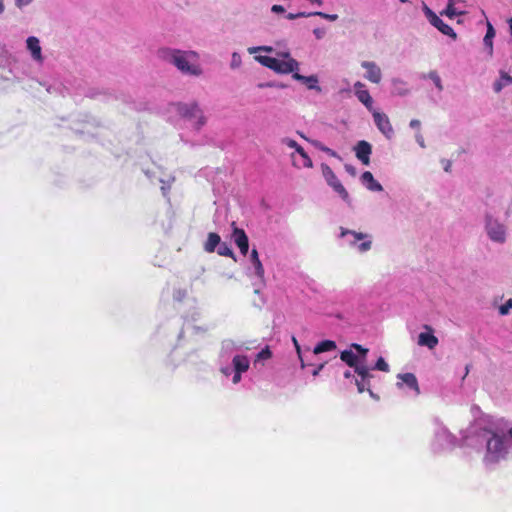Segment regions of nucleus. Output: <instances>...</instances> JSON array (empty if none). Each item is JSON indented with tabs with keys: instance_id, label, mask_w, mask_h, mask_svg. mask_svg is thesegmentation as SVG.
I'll use <instances>...</instances> for the list:
<instances>
[{
	"instance_id": "nucleus-13",
	"label": "nucleus",
	"mask_w": 512,
	"mask_h": 512,
	"mask_svg": "<svg viewBox=\"0 0 512 512\" xmlns=\"http://www.w3.org/2000/svg\"><path fill=\"white\" fill-rule=\"evenodd\" d=\"M422 11L429 21V23L437 28L442 34L451 37L452 39L457 38L456 32L451 26L444 23L443 20L435 14L424 2L422 3Z\"/></svg>"
},
{
	"instance_id": "nucleus-39",
	"label": "nucleus",
	"mask_w": 512,
	"mask_h": 512,
	"mask_svg": "<svg viewBox=\"0 0 512 512\" xmlns=\"http://www.w3.org/2000/svg\"><path fill=\"white\" fill-rule=\"evenodd\" d=\"M247 51L249 54H255L260 51L271 53V52H273V48L271 46H257V47H249Z\"/></svg>"
},
{
	"instance_id": "nucleus-51",
	"label": "nucleus",
	"mask_w": 512,
	"mask_h": 512,
	"mask_svg": "<svg viewBox=\"0 0 512 512\" xmlns=\"http://www.w3.org/2000/svg\"><path fill=\"white\" fill-rule=\"evenodd\" d=\"M306 1L309 2L312 5H317V6H322L323 5V0H306Z\"/></svg>"
},
{
	"instance_id": "nucleus-11",
	"label": "nucleus",
	"mask_w": 512,
	"mask_h": 512,
	"mask_svg": "<svg viewBox=\"0 0 512 512\" xmlns=\"http://www.w3.org/2000/svg\"><path fill=\"white\" fill-rule=\"evenodd\" d=\"M248 347L245 346L244 342L235 341L232 339H225L221 342L219 354H218V364L219 366L223 363H226L232 359L235 354H242L244 350H247Z\"/></svg>"
},
{
	"instance_id": "nucleus-14",
	"label": "nucleus",
	"mask_w": 512,
	"mask_h": 512,
	"mask_svg": "<svg viewBox=\"0 0 512 512\" xmlns=\"http://www.w3.org/2000/svg\"><path fill=\"white\" fill-rule=\"evenodd\" d=\"M375 126L379 130V132L387 139L391 140L394 137V129L390 122V119L387 114L379 111L378 109H374L370 112Z\"/></svg>"
},
{
	"instance_id": "nucleus-40",
	"label": "nucleus",
	"mask_w": 512,
	"mask_h": 512,
	"mask_svg": "<svg viewBox=\"0 0 512 512\" xmlns=\"http://www.w3.org/2000/svg\"><path fill=\"white\" fill-rule=\"evenodd\" d=\"M174 178L169 177L167 180L159 179V181L162 183L161 190L163 195L165 196L170 189L171 183L173 182Z\"/></svg>"
},
{
	"instance_id": "nucleus-26",
	"label": "nucleus",
	"mask_w": 512,
	"mask_h": 512,
	"mask_svg": "<svg viewBox=\"0 0 512 512\" xmlns=\"http://www.w3.org/2000/svg\"><path fill=\"white\" fill-rule=\"evenodd\" d=\"M495 29L490 22H487V31L483 39V44L489 57L493 55V39L495 37Z\"/></svg>"
},
{
	"instance_id": "nucleus-3",
	"label": "nucleus",
	"mask_w": 512,
	"mask_h": 512,
	"mask_svg": "<svg viewBox=\"0 0 512 512\" xmlns=\"http://www.w3.org/2000/svg\"><path fill=\"white\" fill-rule=\"evenodd\" d=\"M159 57L185 76L199 77L203 74L200 55L194 50L163 48L159 51Z\"/></svg>"
},
{
	"instance_id": "nucleus-10",
	"label": "nucleus",
	"mask_w": 512,
	"mask_h": 512,
	"mask_svg": "<svg viewBox=\"0 0 512 512\" xmlns=\"http://www.w3.org/2000/svg\"><path fill=\"white\" fill-rule=\"evenodd\" d=\"M322 176L325 179L327 185L333 189L335 193L346 203L350 204L351 199L348 191L342 185L336 174L327 164H321Z\"/></svg>"
},
{
	"instance_id": "nucleus-16",
	"label": "nucleus",
	"mask_w": 512,
	"mask_h": 512,
	"mask_svg": "<svg viewBox=\"0 0 512 512\" xmlns=\"http://www.w3.org/2000/svg\"><path fill=\"white\" fill-rule=\"evenodd\" d=\"M360 65L365 70L363 77L367 81L373 84H379L381 82L383 74L380 66L376 62L364 60Z\"/></svg>"
},
{
	"instance_id": "nucleus-38",
	"label": "nucleus",
	"mask_w": 512,
	"mask_h": 512,
	"mask_svg": "<svg viewBox=\"0 0 512 512\" xmlns=\"http://www.w3.org/2000/svg\"><path fill=\"white\" fill-rule=\"evenodd\" d=\"M512 309V298L508 299L504 304L499 306V314L501 316H506L510 313V310Z\"/></svg>"
},
{
	"instance_id": "nucleus-59",
	"label": "nucleus",
	"mask_w": 512,
	"mask_h": 512,
	"mask_svg": "<svg viewBox=\"0 0 512 512\" xmlns=\"http://www.w3.org/2000/svg\"><path fill=\"white\" fill-rule=\"evenodd\" d=\"M401 3H407L408 0H399Z\"/></svg>"
},
{
	"instance_id": "nucleus-8",
	"label": "nucleus",
	"mask_w": 512,
	"mask_h": 512,
	"mask_svg": "<svg viewBox=\"0 0 512 512\" xmlns=\"http://www.w3.org/2000/svg\"><path fill=\"white\" fill-rule=\"evenodd\" d=\"M177 113L182 118L189 121L191 125L197 130L202 128L207 121L203 110L196 102L179 103L177 105Z\"/></svg>"
},
{
	"instance_id": "nucleus-45",
	"label": "nucleus",
	"mask_w": 512,
	"mask_h": 512,
	"mask_svg": "<svg viewBox=\"0 0 512 512\" xmlns=\"http://www.w3.org/2000/svg\"><path fill=\"white\" fill-rule=\"evenodd\" d=\"M313 34H314L316 39L320 40V39H322L325 36L326 31L323 28H315L313 30Z\"/></svg>"
},
{
	"instance_id": "nucleus-53",
	"label": "nucleus",
	"mask_w": 512,
	"mask_h": 512,
	"mask_svg": "<svg viewBox=\"0 0 512 512\" xmlns=\"http://www.w3.org/2000/svg\"><path fill=\"white\" fill-rule=\"evenodd\" d=\"M5 10L4 0H0V14H2Z\"/></svg>"
},
{
	"instance_id": "nucleus-50",
	"label": "nucleus",
	"mask_w": 512,
	"mask_h": 512,
	"mask_svg": "<svg viewBox=\"0 0 512 512\" xmlns=\"http://www.w3.org/2000/svg\"><path fill=\"white\" fill-rule=\"evenodd\" d=\"M325 364H320L313 372H312V375L313 376H318L320 371L324 368Z\"/></svg>"
},
{
	"instance_id": "nucleus-42",
	"label": "nucleus",
	"mask_w": 512,
	"mask_h": 512,
	"mask_svg": "<svg viewBox=\"0 0 512 512\" xmlns=\"http://www.w3.org/2000/svg\"><path fill=\"white\" fill-rule=\"evenodd\" d=\"M34 0H14L15 6L22 10L24 7L30 5Z\"/></svg>"
},
{
	"instance_id": "nucleus-43",
	"label": "nucleus",
	"mask_w": 512,
	"mask_h": 512,
	"mask_svg": "<svg viewBox=\"0 0 512 512\" xmlns=\"http://www.w3.org/2000/svg\"><path fill=\"white\" fill-rule=\"evenodd\" d=\"M311 15H309V13H306V12H299V13H289L286 17L289 19V20H294L296 18H299V17H310Z\"/></svg>"
},
{
	"instance_id": "nucleus-17",
	"label": "nucleus",
	"mask_w": 512,
	"mask_h": 512,
	"mask_svg": "<svg viewBox=\"0 0 512 512\" xmlns=\"http://www.w3.org/2000/svg\"><path fill=\"white\" fill-rule=\"evenodd\" d=\"M355 96L357 99L366 107L369 112H372L376 109L373 106V99L369 93V91L365 88V84L357 81L353 85Z\"/></svg>"
},
{
	"instance_id": "nucleus-9",
	"label": "nucleus",
	"mask_w": 512,
	"mask_h": 512,
	"mask_svg": "<svg viewBox=\"0 0 512 512\" xmlns=\"http://www.w3.org/2000/svg\"><path fill=\"white\" fill-rule=\"evenodd\" d=\"M341 238L352 248H355L359 253H366L372 247L371 236L366 233L340 228Z\"/></svg>"
},
{
	"instance_id": "nucleus-56",
	"label": "nucleus",
	"mask_w": 512,
	"mask_h": 512,
	"mask_svg": "<svg viewBox=\"0 0 512 512\" xmlns=\"http://www.w3.org/2000/svg\"><path fill=\"white\" fill-rule=\"evenodd\" d=\"M458 2H460V0H448V3L452 4L453 6H455Z\"/></svg>"
},
{
	"instance_id": "nucleus-21",
	"label": "nucleus",
	"mask_w": 512,
	"mask_h": 512,
	"mask_svg": "<svg viewBox=\"0 0 512 512\" xmlns=\"http://www.w3.org/2000/svg\"><path fill=\"white\" fill-rule=\"evenodd\" d=\"M233 233H232V240L239 248L242 255H246L249 250V240L248 237L243 229H240L235 226V223H233Z\"/></svg>"
},
{
	"instance_id": "nucleus-24",
	"label": "nucleus",
	"mask_w": 512,
	"mask_h": 512,
	"mask_svg": "<svg viewBox=\"0 0 512 512\" xmlns=\"http://www.w3.org/2000/svg\"><path fill=\"white\" fill-rule=\"evenodd\" d=\"M360 181L369 191L381 192L383 190V186L374 178L370 171L363 172L360 177Z\"/></svg>"
},
{
	"instance_id": "nucleus-44",
	"label": "nucleus",
	"mask_w": 512,
	"mask_h": 512,
	"mask_svg": "<svg viewBox=\"0 0 512 512\" xmlns=\"http://www.w3.org/2000/svg\"><path fill=\"white\" fill-rule=\"evenodd\" d=\"M415 140L416 142L418 143V145L421 147V148H425L426 145H425V140H424V136L422 135L421 132H417L415 134Z\"/></svg>"
},
{
	"instance_id": "nucleus-32",
	"label": "nucleus",
	"mask_w": 512,
	"mask_h": 512,
	"mask_svg": "<svg viewBox=\"0 0 512 512\" xmlns=\"http://www.w3.org/2000/svg\"><path fill=\"white\" fill-rule=\"evenodd\" d=\"M464 12L463 11H460L458 10L455 6H453L452 4H449L447 3V7L446 9L441 13V14H445L446 16H448L449 18H454L458 15H461L463 14Z\"/></svg>"
},
{
	"instance_id": "nucleus-25",
	"label": "nucleus",
	"mask_w": 512,
	"mask_h": 512,
	"mask_svg": "<svg viewBox=\"0 0 512 512\" xmlns=\"http://www.w3.org/2000/svg\"><path fill=\"white\" fill-rule=\"evenodd\" d=\"M292 78L294 80H297L299 82H302V83L306 84L307 88L309 90H315L317 92L321 91V87L318 84L319 80H318V77L316 75L304 76V75L299 74L298 72H295L292 75Z\"/></svg>"
},
{
	"instance_id": "nucleus-55",
	"label": "nucleus",
	"mask_w": 512,
	"mask_h": 512,
	"mask_svg": "<svg viewBox=\"0 0 512 512\" xmlns=\"http://www.w3.org/2000/svg\"><path fill=\"white\" fill-rule=\"evenodd\" d=\"M508 25H509V30H510V34L512 36V17L508 19Z\"/></svg>"
},
{
	"instance_id": "nucleus-23",
	"label": "nucleus",
	"mask_w": 512,
	"mask_h": 512,
	"mask_svg": "<svg viewBox=\"0 0 512 512\" xmlns=\"http://www.w3.org/2000/svg\"><path fill=\"white\" fill-rule=\"evenodd\" d=\"M250 263L253 274L258 278L260 284H264L265 271L256 249H253L250 253Z\"/></svg>"
},
{
	"instance_id": "nucleus-34",
	"label": "nucleus",
	"mask_w": 512,
	"mask_h": 512,
	"mask_svg": "<svg viewBox=\"0 0 512 512\" xmlns=\"http://www.w3.org/2000/svg\"><path fill=\"white\" fill-rule=\"evenodd\" d=\"M271 356H272L271 351L269 350V348H268V347H266V348L262 349V350H261V351L256 355L254 362H255V364H256V363H258V362H260V361L268 360V359H270V358H271Z\"/></svg>"
},
{
	"instance_id": "nucleus-47",
	"label": "nucleus",
	"mask_w": 512,
	"mask_h": 512,
	"mask_svg": "<svg viewBox=\"0 0 512 512\" xmlns=\"http://www.w3.org/2000/svg\"><path fill=\"white\" fill-rule=\"evenodd\" d=\"M343 376L344 378L346 379H352L354 382H355V379L358 378V376L356 375L355 376V373H354V370L351 371V370H346L344 373H343Z\"/></svg>"
},
{
	"instance_id": "nucleus-49",
	"label": "nucleus",
	"mask_w": 512,
	"mask_h": 512,
	"mask_svg": "<svg viewBox=\"0 0 512 512\" xmlns=\"http://www.w3.org/2000/svg\"><path fill=\"white\" fill-rule=\"evenodd\" d=\"M345 170H346L349 174H351V175H355V173H356V169H355V167H353L352 165H349V164H346V165H345Z\"/></svg>"
},
{
	"instance_id": "nucleus-7",
	"label": "nucleus",
	"mask_w": 512,
	"mask_h": 512,
	"mask_svg": "<svg viewBox=\"0 0 512 512\" xmlns=\"http://www.w3.org/2000/svg\"><path fill=\"white\" fill-rule=\"evenodd\" d=\"M250 368V359L244 354H235L231 362L228 361L219 366V371L226 378H231L234 385H237L242 380L243 373H246Z\"/></svg>"
},
{
	"instance_id": "nucleus-35",
	"label": "nucleus",
	"mask_w": 512,
	"mask_h": 512,
	"mask_svg": "<svg viewBox=\"0 0 512 512\" xmlns=\"http://www.w3.org/2000/svg\"><path fill=\"white\" fill-rule=\"evenodd\" d=\"M242 65V58L238 52H233L231 55L230 68L237 69Z\"/></svg>"
},
{
	"instance_id": "nucleus-12",
	"label": "nucleus",
	"mask_w": 512,
	"mask_h": 512,
	"mask_svg": "<svg viewBox=\"0 0 512 512\" xmlns=\"http://www.w3.org/2000/svg\"><path fill=\"white\" fill-rule=\"evenodd\" d=\"M282 144L286 145L287 147L294 149L295 153L299 155V159H296L294 154L291 155L292 163L297 168H312L313 162L311 158L308 156V154L305 152V150L293 139L290 138H283Z\"/></svg>"
},
{
	"instance_id": "nucleus-27",
	"label": "nucleus",
	"mask_w": 512,
	"mask_h": 512,
	"mask_svg": "<svg viewBox=\"0 0 512 512\" xmlns=\"http://www.w3.org/2000/svg\"><path fill=\"white\" fill-rule=\"evenodd\" d=\"M300 136L302 138H304L305 140H307L313 147H315L316 149L328 154L329 156L331 157H335L337 159H340L341 160V157L340 155L332 150L331 148L325 146L322 142H320L319 140H316V139H309L307 138L306 136H304L303 134H300Z\"/></svg>"
},
{
	"instance_id": "nucleus-5",
	"label": "nucleus",
	"mask_w": 512,
	"mask_h": 512,
	"mask_svg": "<svg viewBox=\"0 0 512 512\" xmlns=\"http://www.w3.org/2000/svg\"><path fill=\"white\" fill-rule=\"evenodd\" d=\"M483 228L486 237L493 244L504 245L509 239L510 233L508 224L492 213H485Z\"/></svg>"
},
{
	"instance_id": "nucleus-22",
	"label": "nucleus",
	"mask_w": 512,
	"mask_h": 512,
	"mask_svg": "<svg viewBox=\"0 0 512 512\" xmlns=\"http://www.w3.org/2000/svg\"><path fill=\"white\" fill-rule=\"evenodd\" d=\"M391 94L394 96L405 97L411 93V89L408 83L398 77H394L391 79Z\"/></svg>"
},
{
	"instance_id": "nucleus-28",
	"label": "nucleus",
	"mask_w": 512,
	"mask_h": 512,
	"mask_svg": "<svg viewBox=\"0 0 512 512\" xmlns=\"http://www.w3.org/2000/svg\"><path fill=\"white\" fill-rule=\"evenodd\" d=\"M509 85H512V76L504 71H500L499 79L493 84L494 91L499 93L503 88Z\"/></svg>"
},
{
	"instance_id": "nucleus-20",
	"label": "nucleus",
	"mask_w": 512,
	"mask_h": 512,
	"mask_svg": "<svg viewBox=\"0 0 512 512\" xmlns=\"http://www.w3.org/2000/svg\"><path fill=\"white\" fill-rule=\"evenodd\" d=\"M26 48L29 51L33 61L38 64H42L44 62L40 40L37 37L29 36L26 39Z\"/></svg>"
},
{
	"instance_id": "nucleus-2",
	"label": "nucleus",
	"mask_w": 512,
	"mask_h": 512,
	"mask_svg": "<svg viewBox=\"0 0 512 512\" xmlns=\"http://www.w3.org/2000/svg\"><path fill=\"white\" fill-rule=\"evenodd\" d=\"M368 351L360 344L352 343L348 349L340 353L341 361L353 368L354 373L358 376L355 379V385L359 393H363L367 389L373 378L371 366L367 364Z\"/></svg>"
},
{
	"instance_id": "nucleus-58",
	"label": "nucleus",
	"mask_w": 512,
	"mask_h": 512,
	"mask_svg": "<svg viewBox=\"0 0 512 512\" xmlns=\"http://www.w3.org/2000/svg\"><path fill=\"white\" fill-rule=\"evenodd\" d=\"M469 373V368L468 366L466 367V373H465V376Z\"/></svg>"
},
{
	"instance_id": "nucleus-41",
	"label": "nucleus",
	"mask_w": 512,
	"mask_h": 512,
	"mask_svg": "<svg viewBox=\"0 0 512 512\" xmlns=\"http://www.w3.org/2000/svg\"><path fill=\"white\" fill-rule=\"evenodd\" d=\"M292 342L294 344V347L296 349V352H297V355H298V358L300 360V365H301V368H304L305 367V363H304V360L302 358V352H301V347L297 341V339L295 337H292Z\"/></svg>"
},
{
	"instance_id": "nucleus-19",
	"label": "nucleus",
	"mask_w": 512,
	"mask_h": 512,
	"mask_svg": "<svg viewBox=\"0 0 512 512\" xmlns=\"http://www.w3.org/2000/svg\"><path fill=\"white\" fill-rule=\"evenodd\" d=\"M356 158L363 164L368 166L370 164V156L372 154V145L365 141L360 140L353 148Z\"/></svg>"
},
{
	"instance_id": "nucleus-52",
	"label": "nucleus",
	"mask_w": 512,
	"mask_h": 512,
	"mask_svg": "<svg viewBox=\"0 0 512 512\" xmlns=\"http://www.w3.org/2000/svg\"><path fill=\"white\" fill-rule=\"evenodd\" d=\"M365 391H368L370 396L374 399H378V397L373 393V391L370 389V385L365 389Z\"/></svg>"
},
{
	"instance_id": "nucleus-4",
	"label": "nucleus",
	"mask_w": 512,
	"mask_h": 512,
	"mask_svg": "<svg viewBox=\"0 0 512 512\" xmlns=\"http://www.w3.org/2000/svg\"><path fill=\"white\" fill-rule=\"evenodd\" d=\"M277 57L255 56V60L261 65L279 74L295 73L299 70V62L291 57L288 51L277 52Z\"/></svg>"
},
{
	"instance_id": "nucleus-6",
	"label": "nucleus",
	"mask_w": 512,
	"mask_h": 512,
	"mask_svg": "<svg viewBox=\"0 0 512 512\" xmlns=\"http://www.w3.org/2000/svg\"><path fill=\"white\" fill-rule=\"evenodd\" d=\"M458 439L442 423L436 421L433 430V438L430 442V449L434 454H441L454 449Z\"/></svg>"
},
{
	"instance_id": "nucleus-18",
	"label": "nucleus",
	"mask_w": 512,
	"mask_h": 512,
	"mask_svg": "<svg viewBox=\"0 0 512 512\" xmlns=\"http://www.w3.org/2000/svg\"><path fill=\"white\" fill-rule=\"evenodd\" d=\"M423 329L425 331L420 332L417 339V344L422 347H427L429 349H434L438 343V338L434 335V330L429 325H424Z\"/></svg>"
},
{
	"instance_id": "nucleus-36",
	"label": "nucleus",
	"mask_w": 512,
	"mask_h": 512,
	"mask_svg": "<svg viewBox=\"0 0 512 512\" xmlns=\"http://www.w3.org/2000/svg\"><path fill=\"white\" fill-rule=\"evenodd\" d=\"M429 79L432 80V82L439 91L443 90L442 80L436 71H431L429 73Z\"/></svg>"
},
{
	"instance_id": "nucleus-46",
	"label": "nucleus",
	"mask_w": 512,
	"mask_h": 512,
	"mask_svg": "<svg viewBox=\"0 0 512 512\" xmlns=\"http://www.w3.org/2000/svg\"><path fill=\"white\" fill-rule=\"evenodd\" d=\"M271 12L275 14H281L285 12V8L282 5L275 4L271 7Z\"/></svg>"
},
{
	"instance_id": "nucleus-30",
	"label": "nucleus",
	"mask_w": 512,
	"mask_h": 512,
	"mask_svg": "<svg viewBox=\"0 0 512 512\" xmlns=\"http://www.w3.org/2000/svg\"><path fill=\"white\" fill-rule=\"evenodd\" d=\"M337 348L336 342L333 340H323L319 342L313 349V353L318 355L324 352L333 351Z\"/></svg>"
},
{
	"instance_id": "nucleus-15",
	"label": "nucleus",
	"mask_w": 512,
	"mask_h": 512,
	"mask_svg": "<svg viewBox=\"0 0 512 512\" xmlns=\"http://www.w3.org/2000/svg\"><path fill=\"white\" fill-rule=\"evenodd\" d=\"M396 387L406 393L413 392L414 396L420 394L418 380L413 373H399L397 375Z\"/></svg>"
},
{
	"instance_id": "nucleus-48",
	"label": "nucleus",
	"mask_w": 512,
	"mask_h": 512,
	"mask_svg": "<svg viewBox=\"0 0 512 512\" xmlns=\"http://www.w3.org/2000/svg\"><path fill=\"white\" fill-rule=\"evenodd\" d=\"M409 126L412 128V129H417L419 130L420 129V126H421V122L417 119H412L409 123Z\"/></svg>"
},
{
	"instance_id": "nucleus-37",
	"label": "nucleus",
	"mask_w": 512,
	"mask_h": 512,
	"mask_svg": "<svg viewBox=\"0 0 512 512\" xmlns=\"http://www.w3.org/2000/svg\"><path fill=\"white\" fill-rule=\"evenodd\" d=\"M309 15H312V16H319L325 20H328V21H336L338 19V15L337 14H327V13H324V12H320V11H317V12H309Z\"/></svg>"
},
{
	"instance_id": "nucleus-31",
	"label": "nucleus",
	"mask_w": 512,
	"mask_h": 512,
	"mask_svg": "<svg viewBox=\"0 0 512 512\" xmlns=\"http://www.w3.org/2000/svg\"><path fill=\"white\" fill-rule=\"evenodd\" d=\"M217 253L221 256L234 258V253H233L232 249L225 242H220V244L217 248Z\"/></svg>"
},
{
	"instance_id": "nucleus-1",
	"label": "nucleus",
	"mask_w": 512,
	"mask_h": 512,
	"mask_svg": "<svg viewBox=\"0 0 512 512\" xmlns=\"http://www.w3.org/2000/svg\"><path fill=\"white\" fill-rule=\"evenodd\" d=\"M464 446L482 452L486 467H495L512 456V423L504 418L482 415L462 433Z\"/></svg>"
},
{
	"instance_id": "nucleus-54",
	"label": "nucleus",
	"mask_w": 512,
	"mask_h": 512,
	"mask_svg": "<svg viewBox=\"0 0 512 512\" xmlns=\"http://www.w3.org/2000/svg\"><path fill=\"white\" fill-rule=\"evenodd\" d=\"M184 295H185V293H184V292H182V291H178V292L175 294V298H177V299H181Z\"/></svg>"
},
{
	"instance_id": "nucleus-57",
	"label": "nucleus",
	"mask_w": 512,
	"mask_h": 512,
	"mask_svg": "<svg viewBox=\"0 0 512 512\" xmlns=\"http://www.w3.org/2000/svg\"><path fill=\"white\" fill-rule=\"evenodd\" d=\"M260 292V288L259 287H256L255 288V293H259Z\"/></svg>"
},
{
	"instance_id": "nucleus-29",
	"label": "nucleus",
	"mask_w": 512,
	"mask_h": 512,
	"mask_svg": "<svg viewBox=\"0 0 512 512\" xmlns=\"http://www.w3.org/2000/svg\"><path fill=\"white\" fill-rule=\"evenodd\" d=\"M221 242V238L217 233L211 232L208 234L207 240L204 244V250L208 253H212L218 248Z\"/></svg>"
},
{
	"instance_id": "nucleus-33",
	"label": "nucleus",
	"mask_w": 512,
	"mask_h": 512,
	"mask_svg": "<svg viewBox=\"0 0 512 512\" xmlns=\"http://www.w3.org/2000/svg\"><path fill=\"white\" fill-rule=\"evenodd\" d=\"M372 370H379V371H383V372H389L390 368H389V365L388 363L384 360V358L380 357L375 365L373 367H371V371Z\"/></svg>"
}]
</instances>
